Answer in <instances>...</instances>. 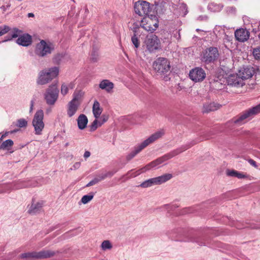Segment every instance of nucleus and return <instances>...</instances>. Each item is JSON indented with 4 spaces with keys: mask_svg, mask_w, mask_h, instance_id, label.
Segmentation results:
<instances>
[{
    "mask_svg": "<svg viewBox=\"0 0 260 260\" xmlns=\"http://www.w3.org/2000/svg\"><path fill=\"white\" fill-rule=\"evenodd\" d=\"M43 111L42 110H38L35 114L32 121V124L35 131V134L37 135H41L44 127V123L43 121Z\"/></svg>",
    "mask_w": 260,
    "mask_h": 260,
    "instance_id": "1a4fd4ad",
    "label": "nucleus"
},
{
    "mask_svg": "<svg viewBox=\"0 0 260 260\" xmlns=\"http://www.w3.org/2000/svg\"><path fill=\"white\" fill-rule=\"evenodd\" d=\"M219 56L217 48L210 47L205 49L202 52V61L208 64L216 61Z\"/></svg>",
    "mask_w": 260,
    "mask_h": 260,
    "instance_id": "423d86ee",
    "label": "nucleus"
},
{
    "mask_svg": "<svg viewBox=\"0 0 260 260\" xmlns=\"http://www.w3.org/2000/svg\"><path fill=\"white\" fill-rule=\"evenodd\" d=\"M153 68L158 75H167L170 71V63L166 58L159 57L153 63Z\"/></svg>",
    "mask_w": 260,
    "mask_h": 260,
    "instance_id": "20e7f679",
    "label": "nucleus"
},
{
    "mask_svg": "<svg viewBox=\"0 0 260 260\" xmlns=\"http://www.w3.org/2000/svg\"><path fill=\"white\" fill-rule=\"evenodd\" d=\"M131 40L135 48H138L140 46V42L137 36H136V35H133L132 37Z\"/></svg>",
    "mask_w": 260,
    "mask_h": 260,
    "instance_id": "79ce46f5",
    "label": "nucleus"
},
{
    "mask_svg": "<svg viewBox=\"0 0 260 260\" xmlns=\"http://www.w3.org/2000/svg\"><path fill=\"white\" fill-rule=\"evenodd\" d=\"M206 73L201 67H196L191 69L189 73L190 79L195 82H202L206 77Z\"/></svg>",
    "mask_w": 260,
    "mask_h": 260,
    "instance_id": "2eb2a0df",
    "label": "nucleus"
},
{
    "mask_svg": "<svg viewBox=\"0 0 260 260\" xmlns=\"http://www.w3.org/2000/svg\"><path fill=\"white\" fill-rule=\"evenodd\" d=\"M18 131H19V129H14V130H13V131H12L11 132V134H14V133H15L17 132Z\"/></svg>",
    "mask_w": 260,
    "mask_h": 260,
    "instance_id": "052dcab7",
    "label": "nucleus"
},
{
    "mask_svg": "<svg viewBox=\"0 0 260 260\" xmlns=\"http://www.w3.org/2000/svg\"><path fill=\"white\" fill-rule=\"evenodd\" d=\"M99 59V53L97 49L93 47L91 54V60L92 62H97Z\"/></svg>",
    "mask_w": 260,
    "mask_h": 260,
    "instance_id": "f704fd0d",
    "label": "nucleus"
},
{
    "mask_svg": "<svg viewBox=\"0 0 260 260\" xmlns=\"http://www.w3.org/2000/svg\"><path fill=\"white\" fill-rule=\"evenodd\" d=\"M53 48L48 45L45 40H41L37 44L35 50V53L39 57H45L48 54H51Z\"/></svg>",
    "mask_w": 260,
    "mask_h": 260,
    "instance_id": "4468645a",
    "label": "nucleus"
},
{
    "mask_svg": "<svg viewBox=\"0 0 260 260\" xmlns=\"http://www.w3.org/2000/svg\"><path fill=\"white\" fill-rule=\"evenodd\" d=\"M99 87L102 89L105 90L108 92H111L114 88V84L109 80L105 79L100 82Z\"/></svg>",
    "mask_w": 260,
    "mask_h": 260,
    "instance_id": "412c9836",
    "label": "nucleus"
},
{
    "mask_svg": "<svg viewBox=\"0 0 260 260\" xmlns=\"http://www.w3.org/2000/svg\"><path fill=\"white\" fill-rule=\"evenodd\" d=\"M80 165L81 164L80 162H76V163H75L74 165H73L74 169L76 170L78 169L80 167Z\"/></svg>",
    "mask_w": 260,
    "mask_h": 260,
    "instance_id": "5fc2aeb1",
    "label": "nucleus"
},
{
    "mask_svg": "<svg viewBox=\"0 0 260 260\" xmlns=\"http://www.w3.org/2000/svg\"><path fill=\"white\" fill-rule=\"evenodd\" d=\"M225 11L228 15H234L236 14L237 9L234 6H229L225 8Z\"/></svg>",
    "mask_w": 260,
    "mask_h": 260,
    "instance_id": "c9c22d12",
    "label": "nucleus"
},
{
    "mask_svg": "<svg viewBox=\"0 0 260 260\" xmlns=\"http://www.w3.org/2000/svg\"><path fill=\"white\" fill-rule=\"evenodd\" d=\"M34 103H35V100H32L30 102V112H31L33 109Z\"/></svg>",
    "mask_w": 260,
    "mask_h": 260,
    "instance_id": "4d7b16f0",
    "label": "nucleus"
},
{
    "mask_svg": "<svg viewBox=\"0 0 260 260\" xmlns=\"http://www.w3.org/2000/svg\"><path fill=\"white\" fill-rule=\"evenodd\" d=\"M221 82L222 79H219L218 77H216L210 83L213 87L218 89H221L222 88L223 86V84Z\"/></svg>",
    "mask_w": 260,
    "mask_h": 260,
    "instance_id": "c756f323",
    "label": "nucleus"
},
{
    "mask_svg": "<svg viewBox=\"0 0 260 260\" xmlns=\"http://www.w3.org/2000/svg\"><path fill=\"white\" fill-rule=\"evenodd\" d=\"M197 31H199V29H197Z\"/></svg>",
    "mask_w": 260,
    "mask_h": 260,
    "instance_id": "e2e57ef3",
    "label": "nucleus"
},
{
    "mask_svg": "<svg viewBox=\"0 0 260 260\" xmlns=\"http://www.w3.org/2000/svg\"><path fill=\"white\" fill-rule=\"evenodd\" d=\"M101 177L99 175L97 177L94 178L86 185V187H89L95 185L102 181Z\"/></svg>",
    "mask_w": 260,
    "mask_h": 260,
    "instance_id": "e433bc0d",
    "label": "nucleus"
},
{
    "mask_svg": "<svg viewBox=\"0 0 260 260\" xmlns=\"http://www.w3.org/2000/svg\"><path fill=\"white\" fill-rule=\"evenodd\" d=\"M101 246L103 250L110 249L112 247V244L108 240L104 241L102 243Z\"/></svg>",
    "mask_w": 260,
    "mask_h": 260,
    "instance_id": "a19ab883",
    "label": "nucleus"
},
{
    "mask_svg": "<svg viewBox=\"0 0 260 260\" xmlns=\"http://www.w3.org/2000/svg\"><path fill=\"white\" fill-rule=\"evenodd\" d=\"M117 171L116 170H114L111 171H109V172H107L106 173L100 174L101 179L103 180L107 177H111L112 176H113L114 175V174L115 173H116L117 172Z\"/></svg>",
    "mask_w": 260,
    "mask_h": 260,
    "instance_id": "4c0bfd02",
    "label": "nucleus"
},
{
    "mask_svg": "<svg viewBox=\"0 0 260 260\" xmlns=\"http://www.w3.org/2000/svg\"><path fill=\"white\" fill-rule=\"evenodd\" d=\"M59 73V68L54 67L48 71H42L39 74L37 83L39 85H44L51 81L53 78L57 76Z\"/></svg>",
    "mask_w": 260,
    "mask_h": 260,
    "instance_id": "7ed1b4c3",
    "label": "nucleus"
},
{
    "mask_svg": "<svg viewBox=\"0 0 260 260\" xmlns=\"http://www.w3.org/2000/svg\"><path fill=\"white\" fill-rule=\"evenodd\" d=\"M144 43L150 52H153L160 48V40L157 36L154 34L147 35Z\"/></svg>",
    "mask_w": 260,
    "mask_h": 260,
    "instance_id": "9b49d317",
    "label": "nucleus"
},
{
    "mask_svg": "<svg viewBox=\"0 0 260 260\" xmlns=\"http://www.w3.org/2000/svg\"><path fill=\"white\" fill-rule=\"evenodd\" d=\"M73 1H74V0H73Z\"/></svg>",
    "mask_w": 260,
    "mask_h": 260,
    "instance_id": "0e129e2a",
    "label": "nucleus"
},
{
    "mask_svg": "<svg viewBox=\"0 0 260 260\" xmlns=\"http://www.w3.org/2000/svg\"><path fill=\"white\" fill-rule=\"evenodd\" d=\"M101 118L102 119V121L99 122V126H101L103 123H104L106 121H107L108 117L106 116H104V115H103L101 117Z\"/></svg>",
    "mask_w": 260,
    "mask_h": 260,
    "instance_id": "3c124183",
    "label": "nucleus"
},
{
    "mask_svg": "<svg viewBox=\"0 0 260 260\" xmlns=\"http://www.w3.org/2000/svg\"><path fill=\"white\" fill-rule=\"evenodd\" d=\"M11 4L10 2H7L6 5H3L0 7V9L2 10L3 13H4L7 10L11 7Z\"/></svg>",
    "mask_w": 260,
    "mask_h": 260,
    "instance_id": "49530a36",
    "label": "nucleus"
},
{
    "mask_svg": "<svg viewBox=\"0 0 260 260\" xmlns=\"http://www.w3.org/2000/svg\"><path fill=\"white\" fill-rule=\"evenodd\" d=\"M226 82L228 85L235 87L242 86L243 84L242 79L237 74H231L226 79Z\"/></svg>",
    "mask_w": 260,
    "mask_h": 260,
    "instance_id": "dca6fc26",
    "label": "nucleus"
},
{
    "mask_svg": "<svg viewBox=\"0 0 260 260\" xmlns=\"http://www.w3.org/2000/svg\"><path fill=\"white\" fill-rule=\"evenodd\" d=\"M9 30V27L5 26L4 28L0 27V37L6 34Z\"/></svg>",
    "mask_w": 260,
    "mask_h": 260,
    "instance_id": "de8ad7c7",
    "label": "nucleus"
},
{
    "mask_svg": "<svg viewBox=\"0 0 260 260\" xmlns=\"http://www.w3.org/2000/svg\"><path fill=\"white\" fill-rule=\"evenodd\" d=\"M68 87L69 88L73 89L74 87V84L73 83H70Z\"/></svg>",
    "mask_w": 260,
    "mask_h": 260,
    "instance_id": "13d9d810",
    "label": "nucleus"
},
{
    "mask_svg": "<svg viewBox=\"0 0 260 260\" xmlns=\"http://www.w3.org/2000/svg\"><path fill=\"white\" fill-rule=\"evenodd\" d=\"M223 41L224 44L232 43L233 41V37L232 36H230L225 34L223 38Z\"/></svg>",
    "mask_w": 260,
    "mask_h": 260,
    "instance_id": "c03bdc74",
    "label": "nucleus"
},
{
    "mask_svg": "<svg viewBox=\"0 0 260 260\" xmlns=\"http://www.w3.org/2000/svg\"><path fill=\"white\" fill-rule=\"evenodd\" d=\"M252 53L255 59L260 60V46L254 48Z\"/></svg>",
    "mask_w": 260,
    "mask_h": 260,
    "instance_id": "ea45409f",
    "label": "nucleus"
},
{
    "mask_svg": "<svg viewBox=\"0 0 260 260\" xmlns=\"http://www.w3.org/2000/svg\"><path fill=\"white\" fill-rule=\"evenodd\" d=\"M139 29V27L138 26V25H137V24L134 25L133 27L132 28V30L134 32L133 35H136V36H137V35H138V31Z\"/></svg>",
    "mask_w": 260,
    "mask_h": 260,
    "instance_id": "8fccbe9b",
    "label": "nucleus"
},
{
    "mask_svg": "<svg viewBox=\"0 0 260 260\" xmlns=\"http://www.w3.org/2000/svg\"><path fill=\"white\" fill-rule=\"evenodd\" d=\"M235 177H237L239 179H242V178H245V176L244 174H243L242 173H241L237 171V174H236Z\"/></svg>",
    "mask_w": 260,
    "mask_h": 260,
    "instance_id": "603ef678",
    "label": "nucleus"
},
{
    "mask_svg": "<svg viewBox=\"0 0 260 260\" xmlns=\"http://www.w3.org/2000/svg\"><path fill=\"white\" fill-rule=\"evenodd\" d=\"M58 251H53L50 250H42L39 252H36L37 259H43L51 257L58 253Z\"/></svg>",
    "mask_w": 260,
    "mask_h": 260,
    "instance_id": "6ab92c4d",
    "label": "nucleus"
},
{
    "mask_svg": "<svg viewBox=\"0 0 260 260\" xmlns=\"http://www.w3.org/2000/svg\"><path fill=\"white\" fill-rule=\"evenodd\" d=\"M80 105V103H75L71 101L69 103L67 113L70 117L76 113Z\"/></svg>",
    "mask_w": 260,
    "mask_h": 260,
    "instance_id": "4be33fe9",
    "label": "nucleus"
},
{
    "mask_svg": "<svg viewBox=\"0 0 260 260\" xmlns=\"http://www.w3.org/2000/svg\"><path fill=\"white\" fill-rule=\"evenodd\" d=\"M164 135L162 131H158L151 135L148 138L144 140L141 144L136 146L134 150L132 151L126 156V159L129 161L133 159L137 154L140 153L144 148L146 147L150 144L153 143L157 139H159Z\"/></svg>",
    "mask_w": 260,
    "mask_h": 260,
    "instance_id": "f03ea898",
    "label": "nucleus"
},
{
    "mask_svg": "<svg viewBox=\"0 0 260 260\" xmlns=\"http://www.w3.org/2000/svg\"><path fill=\"white\" fill-rule=\"evenodd\" d=\"M187 241L196 242L199 246H206V242L205 239L204 237L196 236H191L188 238Z\"/></svg>",
    "mask_w": 260,
    "mask_h": 260,
    "instance_id": "a878e982",
    "label": "nucleus"
},
{
    "mask_svg": "<svg viewBox=\"0 0 260 260\" xmlns=\"http://www.w3.org/2000/svg\"><path fill=\"white\" fill-rule=\"evenodd\" d=\"M22 31L17 28H14L12 34H8L6 37L5 41L11 40L13 38H16L20 36Z\"/></svg>",
    "mask_w": 260,
    "mask_h": 260,
    "instance_id": "cd10ccee",
    "label": "nucleus"
},
{
    "mask_svg": "<svg viewBox=\"0 0 260 260\" xmlns=\"http://www.w3.org/2000/svg\"><path fill=\"white\" fill-rule=\"evenodd\" d=\"M36 252L24 253L20 255V257L26 259H37Z\"/></svg>",
    "mask_w": 260,
    "mask_h": 260,
    "instance_id": "473e14b6",
    "label": "nucleus"
},
{
    "mask_svg": "<svg viewBox=\"0 0 260 260\" xmlns=\"http://www.w3.org/2000/svg\"><path fill=\"white\" fill-rule=\"evenodd\" d=\"M28 17H34L35 16L34 13H29L27 14Z\"/></svg>",
    "mask_w": 260,
    "mask_h": 260,
    "instance_id": "bf43d9fd",
    "label": "nucleus"
},
{
    "mask_svg": "<svg viewBox=\"0 0 260 260\" xmlns=\"http://www.w3.org/2000/svg\"><path fill=\"white\" fill-rule=\"evenodd\" d=\"M93 197L94 193L93 192H90L88 194L83 196L81 201L83 204H86L90 202L93 198Z\"/></svg>",
    "mask_w": 260,
    "mask_h": 260,
    "instance_id": "72a5a7b5",
    "label": "nucleus"
},
{
    "mask_svg": "<svg viewBox=\"0 0 260 260\" xmlns=\"http://www.w3.org/2000/svg\"><path fill=\"white\" fill-rule=\"evenodd\" d=\"M27 125V121L21 118L17 120L16 125L20 128L25 127Z\"/></svg>",
    "mask_w": 260,
    "mask_h": 260,
    "instance_id": "58836bf2",
    "label": "nucleus"
},
{
    "mask_svg": "<svg viewBox=\"0 0 260 260\" xmlns=\"http://www.w3.org/2000/svg\"><path fill=\"white\" fill-rule=\"evenodd\" d=\"M16 42L20 45L27 47L32 43V37L28 34H24L18 37Z\"/></svg>",
    "mask_w": 260,
    "mask_h": 260,
    "instance_id": "a211bd4d",
    "label": "nucleus"
},
{
    "mask_svg": "<svg viewBox=\"0 0 260 260\" xmlns=\"http://www.w3.org/2000/svg\"><path fill=\"white\" fill-rule=\"evenodd\" d=\"M254 74H260V67L244 66L239 71V76L242 80L250 78Z\"/></svg>",
    "mask_w": 260,
    "mask_h": 260,
    "instance_id": "f8f14e48",
    "label": "nucleus"
},
{
    "mask_svg": "<svg viewBox=\"0 0 260 260\" xmlns=\"http://www.w3.org/2000/svg\"><path fill=\"white\" fill-rule=\"evenodd\" d=\"M172 177L171 174H165L157 177L149 179L143 182L139 186L142 188H147L154 185H159L170 180Z\"/></svg>",
    "mask_w": 260,
    "mask_h": 260,
    "instance_id": "0eeeda50",
    "label": "nucleus"
},
{
    "mask_svg": "<svg viewBox=\"0 0 260 260\" xmlns=\"http://www.w3.org/2000/svg\"><path fill=\"white\" fill-rule=\"evenodd\" d=\"M90 156V152L88 151H86L84 154V157L87 159Z\"/></svg>",
    "mask_w": 260,
    "mask_h": 260,
    "instance_id": "6e6d98bb",
    "label": "nucleus"
},
{
    "mask_svg": "<svg viewBox=\"0 0 260 260\" xmlns=\"http://www.w3.org/2000/svg\"><path fill=\"white\" fill-rule=\"evenodd\" d=\"M221 106L214 102H207L204 104L203 107V112L208 113L212 111H214L218 109Z\"/></svg>",
    "mask_w": 260,
    "mask_h": 260,
    "instance_id": "aec40b11",
    "label": "nucleus"
},
{
    "mask_svg": "<svg viewBox=\"0 0 260 260\" xmlns=\"http://www.w3.org/2000/svg\"><path fill=\"white\" fill-rule=\"evenodd\" d=\"M223 8V5L221 4H216L214 2L210 3L208 6V9L211 12H220Z\"/></svg>",
    "mask_w": 260,
    "mask_h": 260,
    "instance_id": "bb28decb",
    "label": "nucleus"
},
{
    "mask_svg": "<svg viewBox=\"0 0 260 260\" xmlns=\"http://www.w3.org/2000/svg\"><path fill=\"white\" fill-rule=\"evenodd\" d=\"M250 33L248 30L244 28L237 29L235 32L236 39L240 42L246 41L249 38Z\"/></svg>",
    "mask_w": 260,
    "mask_h": 260,
    "instance_id": "f3484780",
    "label": "nucleus"
},
{
    "mask_svg": "<svg viewBox=\"0 0 260 260\" xmlns=\"http://www.w3.org/2000/svg\"><path fill=\"white\" fill-rule=\"evenodd\" d=\"M59 90L56 84L48 87L44 93V99L47 105L53 106L58 98Z\"/></svg>",
    "mask_w": 260,
    "mask_h": 260,
    "instance_id": "6e6552de",
    "label": "nucleus"
},
{
    "mask_svg": "<svg viewBox=\"0 0 260 260\" xmlns=\"http://www.w3.org/2000/svg\"><path fill=\"white\" fill-rule=\"evenodd\" d=\"M102 111L103 109L101 108L99 102L97 100H95L92 106V112L94 117L96 119L99 118Z\"/></svg>",
    "mask_w": 260,
    "mask_h": 260,
    "instance_id": "b1692460",
    "label": "nucleus"
},
{
    "mask_svg": "<svg viewBox=\"0 0 260 260\" xmlns=\"http://www.w3.org/2000/svg\"><path fill=\"white\" fill-rule=\"evenodd\" d=\"M248 162H249V164L252 165V166L254 167H257V165H256V162L253 159H249L248 160Z\"/></svg>",
    "mask_w": 260,
    "mask_h": 260,
    "instance_id": "864d4df0",
    "label": "nucleus"
},
{
    "mask_svg": "<svg viewBox=\"0 0 260 260\" xmlns=\"http://www.w3.org/2000/svg\"><path fill=\"white\" fill-rule=\"evenodd\" d=\"M237 171L235 170H228L226 171V174L228 176H231V177H235L236 174H237Z\"/></svg>",
    "mask_w": 260,
    "mask_h": 260,
    "instance_id": "09e8293b",
    "label": "nucleus"
},
{
    "mask_svg": "<svg viewBox=\"0 0 260 260\" xmlns=\"http://www.w3.org/2000/svg\"><path fill=\"white\" fill-rule=\"evenodd\" d=\"M99 122H98V120L96 119H95L91 124L90 125V132H93L96 129V128L98 127V123Z\"/></svg>",
    "mask_w": 260,
    "mask_h": 260,
    "instance_id": "37998d69",
    "label": "nucleus"
},
{
    "mask_svg": "<svg viewBox=\"0 0 260 260\" xmlns=\"http://www.w3.org/2000/svg\"><path fill=\"white\" fill-rule=\"evenodd\" d=\"M158 20L155 15L150 14L141 20V26L145 30L153 32L158 27Z\"/></svg>",
    "mask_w": 260,
    "mask_h": 260,
    "instance_id": "39448f33",
    "label": "nucleus"
},
{
    "mask_svg": "<svg viewBox=\"0 0 260 260\" xmlns=\"http://www.w3.org/2000/svg\"><path fill=\"white\" fill-rule=\"evenodd\" d=\"M260 113V103L247 110L244 111L237 119H235L234 122L235 124H241L245 119L252 117Z\"/></svg>",
    "mask_w": 260,
    "mask_h": 260,
    "instance_id": "ddd939ff",
    "label": "nucleus"
},
{
    "mask_svg": "<svg viewBox=\"0 0 260 260\" xmlns=\"http://www.w3.org/2000/svg\"><path fill=\"white\" fill-rule=\"evenodd\" d=\"M134 10L135 13L139 16L145 17L150 15L149 13L151 11V8L149 3L140 0L135 3Z\"/></svg>",
    "mask_w": 260,
    "mask_h": 260,
    "instance_id": "9d476101",
    "label": "nucleus"
},
{
    "mask_svg": "<svg viewBox=\"0 0 260 260\" xmlns=\"http://www.w3.org/2000/svg\"><path fill=\"white\" fill-rule=\"evenodd\" d=\"M88 123V119L87 116L84 114H80L77 119V123L78 128L80 129H84Z\"/></svg>",
    "mask_w": 260,
    "mask_h": 260,
    "instance_id": "5701e85b",
    "label": "nucleus"
},
{
    "mask_svg": "<svg viewBox=\"0 0 260 260\" xmlns=\"http://www.w3.org/2000/svg\"><path fill=\"white\" fill-rule=\"evenodd\" d=\"M69 87L65 84H62L61 87V93L63 95H65L68 92Z\"/></svg>",
    "mask_w": 260,
    "mask_h": 260,
    "instance_id": "a18cd8bd",
    "label": "nucleus"
},
{
    "mask_svg": "<svg viewBox=\"0 0 260 260\" xmlns=\"http://www.w3.org/2000/svg\"><path fill=\"white\" fill-rule=\"evenodd\" d=\"M42 208V204L40 202L32 203L28 212L30 214H35L39 213Z\"/></svg>",
    "mask_w": 260,
    "mask_h": 260,
    "instance_id": "393cba45",
    "label": "nucleus"
},
{
    "mask_svg": "<svg viewBox=\"0 0 260 260\" xmlns=\"http://www.w3.org/2000/svg\"><path fill=\"white\" fill-rule=\"evenodd\" d=\"M14 142L11 139L7 140L4 141L0 145V149L10 150V148L13 145Z\"/></svg>",
    "mask_w": 260,
    "mask_h": 260,
    "instance_id": "7c9ffc66",
    "label": "nucleus"
},
{
    "mask_svg": "<svg viewBox=\"0 0 260 260\" xmlns=\"http://www.w3.org/2000/svg\"><path fill=\"white\" fill-rule=\"evenodd\" d=\"M201 141V140H194L191 141L190 143L182 146L180 148L175 149L170 152V153L166 154L162 156L157 158L156 159L147 164L144 167L141 168L140 170L141 173H144L146 171L149 170L151 168L156 167L157 166L162 164L165 161H167V160L189 149Z\"/></svg>",
    "mask_w": 260,
    "mask_h": 260,
    "instance_id": "f257e3e1",
    "label": "nucleus"
},
{
    "mask_svg": "<svg viewBox=\"0 0 260 260\" xmlns=\"http://www.w3.org/2000/svg\"><path fill=\"white\" fill-rule=\"evenodd\" d=\"M83 94L84 93L81 90L75 92L73 94V99L71 101L75 103L81 104L80 100L81 98L83 96Z\"/></svg>",
    "mask_w": 260,
    "mask_h": 260,
    "instance_id": "2f4dec72",
    "label": "nucleus"
},
{
    "mask_svg": "<svg viewBox=\"0 0 260 260\" xmlns=\"http://www.w3.org/2000/svg\"><path fill=\"white\" fill-rule=\"evenodd\" d=\"M8 132H7V133H6L5 134L3 135L2 136V137H1V140H2V139H3V138H4V137H5L6 136H7V134H8Z\"/></svg>",
    "mask_w": 260,
    "mask_h": 260,
    "instance_id": "680f3d73",
    "label": "nucleus"
},
{
    "mask_svg": "<svg viewBox=\"0 0 260 260\" xmlns=\"http://www.w3.org/2000/svg\"><path fill=\"white\" fill-rule=\"evenodd\" d=\"M66 54L63 52L55 54L52 58V61L55 64H59L63 59Z\"/></svg>",
    "mask_w": 260,
    "mask_h": 260,
    "instance_id": "c85d7f7f",
    "label": "nucleus"
}]
</instances>
